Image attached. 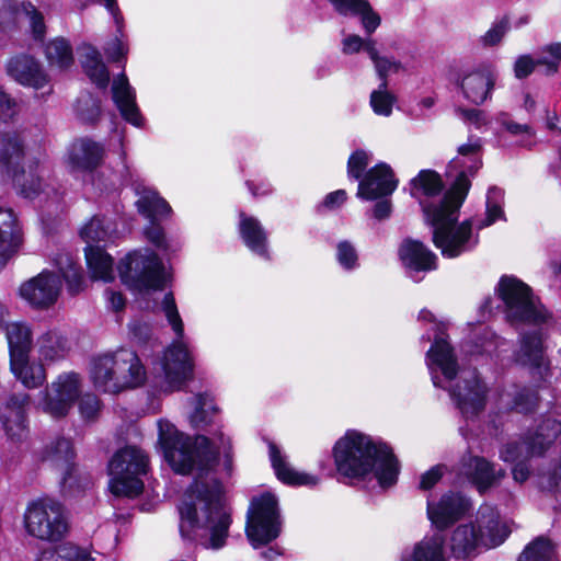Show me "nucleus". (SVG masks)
Returning <instances> with one entry per match:
<instances>
[{
  "label": "nucleus",
  "instance_id": "nucleus-27",
  "mask_svg": "<svg viewBox=\"0 0 561 561\" xmlns=\"http://www.w3.org/2000/svg\"><path fill=\"white\" fill-rule=\"evenodd\" d=\"M76 453L70 439L57 437L50 440L42 451V460L48 462L61 473V483L66 488L75 470Z\"/></svg>",
  "mask_w": 561,
  "mask_h": 561
},
{
  "label": "nucleus",
  "instance_id": "nucleus-56",
  "mask_svg": "<svg viewBox=\"0 0 561 561\" xmlns=\"http://www.w3.org/2000/svg\"><path fill=\"white\" fill-rule=\"evenodd\" d=\"M101 403L93 393H85L79 398V412L87 421H93L99 415Z\"/></svg>",
  "mask_w": 561,
  "mask_h": 561
},
{
  "label": "nucleus",
  "instance_id": "nucleus-54",
  "mask_svg": "<svg viewBox=\"0 0 561 561\" xmlns=\"http://www.w3.org/2000/svg\"><path fill=\"white\" fill-rule=\"evenodd\" d=\"M21 12L28 18L32 33L36 39H42L45 34L44 18L39 11L30 2L21 4Z\"/></svg>",
  "mask_w": 561,
  "mask_h": 561
},
{
  "label": "nucleus",
  "instance_id": "nucleus-62",
  "mask_svg": "<svg viewBox=\"0 0 561 561\" xmlns=\"http://www.w3.org/2000/svg\"><path fill=\"white\" fill-rule=\"evenodd\" d=\"M460 118L480 127L486 123L484 113L478 108H459L457 111Z\"/></svg>",
  "mask_w": 561,
  "mask_h": 561
},
{
  "label": "nucleus",
  "instance_id": "nucleus-35",
  "mask_svg": "<svg viewBox=\"0 0 561 561\" xmlns=\"http://www.w3.org/2000/svg\"><path fill=\"white\" fill-rule=\"evenodd\" d=\"M80 62L90 80L101 89H105L110 82V73L102 61L99 50L89 44L79 47Z\"/></svg>",
  "mask_w": 561,
  "mask_h": 561
},
{
  "label": "nucleus",
  "instance_id": "nucleus-9",
  "mask_svg": "<svg viewBox=\"0 0 561 561\" xmlns=\"http://www.w3.org/2000/svg\"><path fill=\"white\" fill-rule=\"evenodd\" d=\"M148 456L136 446L119 449L108 463L110 489L117 496L135 497L142 492L141 476L147 473Z\"/></svg>",
  "mask_w": 561,
  "mask_h": 561
},
{
  "label": "nucleus",
  "instance_id": "nucleus-33",
  "mask_svg": "<svg viewBox=\"0 0 561 561\" xmlns=\"http://www.w3.org/2000/svg\"><path fill=\"white\" fill-rule=\"evenodd\" d=\"M10 368L15 378L27 389L42 387L47 378L45 365L30 362V355L10 359Z\"/></svg>",
  "mask_w": 561,
  "mask_h": 561
},
{
  "label": "nucleus",
  "instance_id": "nucleus-3",
  "mask_svg": "<svg viewBox=\"0 0 561 561\" xmlns=\"http://www.w3.org/2000/svg\"><path fill=\"white\" fill-rule=\"evenodd\" d=\"M333 457L336 471L343 477L362 479L374 472L381 488L393 485L399 474L398 460L391 449L356 431L346 432L335 443Z\"/></svg>",
  "mask_w": 561,
  "mask_h": 561
},
{
  "label": "nucleus",
  "instance_id": "nucleus-61",
  "mask_svg": "<svg viewBox=\"0 0 561 561\" xmlns=\"http://www.w3.org/2000/svg\"><path fill=\"white\" fill-rule=\"evenodd\" d=\"M127 51L128 47L122 42V39L118 36H116L105 47V54L112 61H118L121 58H124Z\"/></svg>",
  "mask_w": 561,
  "mask_h": 561
},
{
  "label": "nucleus",
  "instance_id": "nucleus-63",
  "mask_svg": "<svg viewBox=\"0 0 561 561\" xmlns=\"http://www.w3.org/2000/svg\"><path fill=\"white\" fill-rule=\"evenodd\" d=\"M359 16L362 18V24L368 34H371L380 24V16L373 11L368 4V9L363 11Z\"/></svg>",
  "mask_w": 561,
  "mask_h": 561
},
{
  "label": "nucleus",
  "instance_id": "nucleus-60",
  "mask_svg": "<svg viewBox=\"0 0 561 561\" xmlns=\"http://www.w3.org/2000/svg\"><path fill=\"white\" fill-rule=\"evenodd\" d=\"M16 102L0 88V119L7 121L16 113Z\"/></svg>",
  "mask_w": 561,
  "mask_h": 561
},
{
  "label": "nucleus",
  "instance_id": "nucleus-53",
  "mask_svg": "<svg viewBox=\"0 0 561 561\" xmlns=\"http://www.w3.org/2000/svg\"><path fill=\"white\" fill-rule=\"evenodd\" d=\"M370 156L364 150H357L351 154L347 162V173L351 179L360 181L368 163Z\"/></svg>",
  "mask_w": 561,
  "mask_h": 561
},
{
  "label": "nucleus",
  "instance_id": "nucleus-5",
  "mask_svg": "<svg viewBox=\"0 0 561 561\" xmlns=\"http://www.w3.org/2000/svg\"><path fill=\"white\" fill-rule=\"evenodd\" d=\"M477 525L462 524L453 533L449 548L457 559H465L483 547L495 548L504 542L510 530L501 523L499 513L491 506H481L477 515Z\"/></svg>",
  "mask_w": 561,
  "mask_h": 561
},
{
  "label": "nucleus",
  "instance_id": "nucleus-12",
  "mask_svg": "<svg viewBox=\"0 0 561 561\" xmlns=\"http://www.w3.org/2000/svg\"><path fill=\"white\" fill-rule=\"evenodd\" d=\"M27 534L44 541H58L68 530L64 506L51 499L32 502L24 513Z\"/></svg>",
  "mask_w": 561,
  "mask_h": 561
},
{
  "label": "nucleus",
  "instance_id": "nucleus-29",
  "mask_svg": "<svg viewBox=\"0 0 561 561\" xmlns=\"http://www.w3.org/2000/svg\"><path fill=\"white\" fill-rule=\"evenodd\" d=\"M468 510V501L458 493H447L437 503L427 502V515L439 529L459 519Z\"/></svg>",
  "mask_w": 561,
  "mask_h": 561
},
{
  "label": "nucleus",
  "instance_id": "nucleus-2",
  "mask_svg": "<svg viewBox=\"0 0 561 561\" xmlns=\"http://www.w3.org/2000/svg\"><path fill=\"white\" fill-rule=\"evenodd\" d=\"M426 364L435 387H440L449 396L461 415L473 419L481 413L486 403L488 387L477 370H461L453 346L442 335H436L426 354Z\"/></svg>",
  "mask_w": 561,
  "mask_h": 561
},
{
  "label": "nucleus",
  "instance_id": "nucleus-38",
  "mask_svg": "<svg viewBox=\"0 0 561 561\" xmlns=\"http://www.w3.org/2000/svg\"><path fill=\"white\" fill-rule=\"evenodd\" d=\"M240 234L247 247L260 256L268 257L266 233L261 222L254 217L240 215Z\"/></svg>",
  "mask_w": 561,
  "mask_h": 561
},
{
  "label": "nucleus",
  "instance_id": "nucleus-14",
  "mask_svg": "<svg viewBox=\"0 0 561 561\" xmlns=\"http://www.w3.org/2000/svg\"><path fill=\"white\" fill-rule=\"evenodd\" d=\"M25 151L24 144L18 133H5L0 136V169L21 186L22 194L27 198H34L42 193V182L39 178L34 179L33 165H28L30 183L22 181L25 175L24 167Z\"/></svg>",
  "mask_w": 561,
  "mask_h": 561
},
{
  "label": "nucleus",
  "instance_id": "nucleus-64",
  "mask_svg": "<svg viewBox=\"0 0 561 561\" xmlns=\"http://www.w3.org/2000/svg\"><path fill=\"white\" fill-rule=\"evenodd\" d=\"M497 121L513 135L518 134H527L533 135L531 129L528 125L518 124L507 119V115L505 113H501L497 117Z\"/></svg>",
  "mask_w": 561,
  "mask_h": 561
},
{
  "label": "nucleus",
  "instance_id": "nucleus-55",
  "mask_svg": "<svg viewBox=\"0 0 561 561\" xmlns=\"http://www.w3.org/2000/svg\"><path fill=\"white\" fill-rule=\"evenodd\" d=\"M537 404V393L529 389H523L516 393L512 409L520 413H528L535 410Z\"/></svg>",
  "mask_w": 561,
  "mask_h": 561
},
{
  "label": "nucleus",
  "instance_id": "nucleus-32",
  "mask_svg": "<svg viewBox=\"0 0 561 561\" xmlns=\"http://www.w3.org/2000/svg\"><path fill=\"white\" fill-rule=\"evenodd\" d=\"M37 359L44 365L62 360L68 352V340L57 331L41 334L35 343Z\"/></svg>",
  "mask_w": 561,
  "mask_h": 561
},
{
  "label": "nucleus",
  "instance_id": "nucleus-48",
  "mask_svg": "<svg viewBox=\"0 0 561 561\" xmlns=\"http://www.w3.org/2000/svg\"><path fill=\"white\" fill-rule=\"evenodd\" d=\"M537 62L545 68L547 76L556 75L561 64V42L550 43L540 47Z\"/></svg>",
  "mask_w": 561,
  "mask_h": 561
},
{
  "label": "nucleus",
  "instance_id": "nucleus-13",
  "mask_svg": "<svg viewBox=\"0 0 561 561\" xmlns=\"http://www.w3.org/2000/svg\"><path fill=\"white\" fill-rule=\"evenodd\" d=\"M482 167V141L479 137H469L466 144L457 149L447 167V176L454 179L449 198L456 199V206L462 205L473 178Z\"/></svg>",
  "mask_w": 561,
  "mask_h": 561
},
{
  "label": "nucleus",
  "instance_id": "nucleus-46",
  "mask_svg": "<svg viewBox=\"0 0 561 561\" xmlns=\"http://www.w3.org/2000/svg\"><path fill=\"white\" fill-rule=\"evenodd\" d=\"M519 561H557L554 547L548 539L538 537L526 546Z\"/></svg>",
  "mask_w": 561,
  "mask_h": 561
},
{
  "label": "nucleus",
  "instance_id": "nucleus-52",
  "mask_svg": "<svg viewBox=\"0 0 561 561\" xmlns=\"http://www.w3.org/2000/svg\"><path fill=\"white\" fill-rule=\"evenodd\" d=\"M336 260L346 271L358 266V254L355 247L347 240L340 241L336 245Z\"/></svg>",
  "mask_w": 561,
  "mask_h": 561
},
{
  "label": "nucleus",
  "instance_id": "nucleus-40",
  "mask_svg": "<svg viewBox=\"0 0 561 561\" xmlns=\"http://www.w3.org/2000/svg\"><path fill=\"white\" fill-rule=\"evenodd\" d=\"M87 264L93 279L111 282L114 279L113 259L100 247L87 245Z\"/></svg>",
  "mask_w": 561,
  "mask_h": 561
},
{
  "label": "nucleus",
  "instance_id": "nucleus-25",
  "mask_svg": "<svg viewBox=\"0 0 561 561\" xmlns=\"http://www.w3.org/2000/svg\"><path fill=\"white\" fill-rule=\"evenodd\" d=\"M399 257L409 276L415 282L416 274L437 268V256L422 242L413 239L404 240L399 248Z\"/></svg>",
  "mask_w": 561,
  "mask_h": 561
},
{
  "label": "nucleus",
  "instance_id": "nucleus-22",
  "mask_svg": "<svg viewBox=\"0 0 561 561\" xmlns=\"http://www.w3.org/2000/svg\"><path fill=\"white\" fill-rule=\"evenodd\" d=\"M23 243V230L14 210L0 202V271L18 253Z\"/></svg>",
  "mask_w": 561,
  "mask_h": 561
},
{
  "label": "nucleus",
  "instance_id": "nucleus-17",
  "mask_svg": "<svg viewBox=\"0 0 561 561\" xmlns=\"http://www.w3.org/2000/svg\"><path fill=\"white\" fill-rule=\"evenodd\" d=\"M444 188L440 175L432 170H422L419 175L411 180V195L419 199L425 218H431L437 211L444 213L449 208L451 187L442 195Z\"/></svg>",
  "mask_w": 561,
  "mask_h": 561
},
{
  "label": "nucleus",
  "instance_id": "nucleus-21",
  "mask_svg": "<svg viewBox=\"0 0 561 561\" xmlns=\"http://www.w3.org/2000/svg\"><path fill=\"white\" fill-rule=\"evenodd\" d=\"M20 296L36 308H47L57 301L60 293V280L51 272L43 271L37 276L23 283Z\"/></svg>",
  "mask_w": 561,
  "mask_h": 561
},
{
  "label": "nucleus",
  "instance_id": "nucleus-26",
  "mask_svg": "<svg viewBox=\"0 0 561 561\" xmlns=\"http://www.w3.org/2000/svg\"><path fill=\"white\" fill-rule=\"evenodd\" d=\"M31 403V397L25 392L13 393L7 400L1 420L7 435L11 439L21 440L26 437V410Z\"/></svg>",
  "mask_w": 561,
  "mask_h": 561
},
{
  "label": "nucleus",
  "instance_id": "nucleus-39",
  "mask_svg": "<svg viewBox=\"0 0 561 561\" xmlns=\"http://www.w3.org/2000/svg\"><path fill=\"white\" fill-rule=\"evenodd\" d=\"M116 233L117 225L105 216H93L80 230V236L88 245L113 240Z\"/></svg>",
  "mask_w": 561,
  "mask_h": 561
},
{
  "label": "nucleus",
  "instance_id": "nucleus-8",
  "mask_svg": "<svg viewBox=\"0 0 561 561\" xmlns=\"http://www.w3.org/2000/svg\"><path fill=\"white\" fill-rule=\"evenodd\" d=\"M497 294L504 304L506 319L511 323L537 325L545 323L550 317L531 288L514 276L501 277Z\"/></svg>",
  "mask_w": 561,
  "mask_h": 561
},
{
  "label": "nucleus",
  "instance_id": "nucleus-44",
  "mask_svg": "<svg viewBox=\"0 0 561 561\" xmlns=\"http://www.w3.org/2000/svg\"><path fill=\"white\" fill-rule=\"evenodd\" d=\"M194 411L190 422L195 428H204L211 424V415L218 412L214 398L209 393H198L193 398Z\"/></svg>",
  "mask_w": 561,
  "mask_h": 561
},
{
  "label": "nucleus",
  "instance_id": "nucleus-31",
  "mask_svg": "<svg viewBox=\"0 0 561 561\" xmlns=\"http://www.w3.org/2000/svg\"><path fill=\"white\" fill-rule=\"evenodd\" d=\"M270 459L276 477L288 485L314 486L319 483L318 477L295 470L274 444H270Z\"/></svg>",
  "mask_w": 561,
  "mask_h": 561
},
{
  "label": "nucleus",
  "instance_id": "nucleus-15",
  "mask_svg": "<svg viewBox=\"0 0 561 561\" xmlns=\"http://www.w3.org/2000/svg\"><path fill=\"white\" fill-rule=\"evenodd\" d=\"M81 377L75 371L59 374L41 393L38 409L54 419L68 415L81 394Z\"/></svg>",
  "mask_w": 561,
  "mask_h": 561
},
{
  "label": "nucleus",
  "instance_id": "nucleus-20",
  "mask_svg": "<svg viewBox=\"0 0 561 561\" xmlns=\"http://www.w3.org/2000/svg\"><path fill=\"white\" fill-rule=\"evenodd\" d=\"M7 73L24 87H30L34 90L47 88L46 93L51 92L49 76L41 62L30 55L21 54L10 58L7 62Z\"/></svg>",
  "mask_w": 561,
  "mask_h": 561
},
{
  "label": "nucleus",
  "instance_id": "nucleus-58",
  "mask_svg": "<svg viewBox=\"0 0 561 561\" xmlns=\"http://www.w3.org/2000/svg\"><path fill=\"white\" fill-rule=\"evenodd\" d=\"M537 66H539L537 59H534L531 55H520L514 62V75L517 79H525L534 72Z\"/></svg>",
  "mask_w": 561,
  "mask_h": 561
},
{
  "label": "nucleus",
  "instance_id": "nucleus-6",
  "mask_svg": "<svg viewBox=\"0 0 561 561\" xmlns=\"http://www.w3.org/2000/svg\"><path fill=\"white\" fill-rule=\"evenodd\" d=\"M162 310L176 335V341L169 346L161 359L163 370L162 390L164 392L179 391L193 376V359L183 343L184 325L175 305L172 293H167L162 300Z\"/></svg>",
  "mask_w": 561,
  "mask_h": 561
},
{
  "label": "nucleus",
  "instance_id": "nucleus-37",
  "mask_svg": "<svg viewBox=\"0 0 561 561\" xmlns=\"http://www.w3.org/2000/svg\"><path fill=\"white\" fill-rule=\"evenodd\" d=\"M401 561H447L444 538L439 534L425 537L402 554Z\"/></svg>",
  "mask_w": 561,
  "mask_h": 561
},
{
  "label": "nucleus",
  "instance_id": "nucleus-11",
  "mask_svg": "<svg viewBox=\"0 0 561 561\" xmlns=\"http://www.w3.org/2000/svg\"><path fill=\"white\" fill-rule=\"evenodd\" d=\"M282 525L278 501L274 494L264 493L251 501L245 534L254 548L276 539L282 531Z\"/></svg>",
  "mask_w": 561,
  "mask_h": 561
},
{
  "label": "nucleus",
  "instance_id": "nucleus-23",
  "mask_svg": "<svg viewBox=\"0 0 561 561\" xmlns=\"http://www.w3.org/2000/svg\"><path fill=\"white\" fill-rule=\"evenodd\" d=\"M459 473L465 474L480 493L497 485L506 474L504 469H496L485 458L478 456L463 457Z\"/></svg>",
  "mask_w": 561,
  "mask_h": 561
},
{
  "label": "nucleus",
  "instance_id": "nucleus-19",
  "mask_svg": "<svg viewBox=\"0 0 561 561\" xmlns=\"http://www.w3.org/2000/svg\"><path fill=\"white\" fill-rule=\"evenodd\" d=\"M136 205L138 211L150 220V225L145 229L146 238L157 248H164V233L156 221L171 214L170 205L152 190H145Z\"/></svg>",
  "mask_w": 561,
  "mask_h": 561
},
{
  "label": "nucleus",
  "instance_id": "nucleus-18",
  "mask_svg": "<svg viewBox=\"0 0 561 561\" xmlns=\"http://www.w3.org/2000/svg\"><path fill=\"white\" fill-rule=\"evenodd\" d=\"M497 73L490 65H479L461 72L458 85L463 98L476 105H481L492 96Z\"/></svg>",
  "mask_w": 561,
  "mask_h": 561
},
{
  "label": "nucleus",
  "instance_id": "nucleus-7",
  "mask_svg": "<svg viewBox=\"0 0 561 561\" xmlns=\"http://www.w3.org/2000/svg\"><path fill=\"white\" fill-rule=\"evenodd\" d=\"M456 199L450 202L449 208L444 213H431L426 221L433 228V243L440 250L444 257L455 259L463 253L472 251L479 243L478 233L472 232L470 220L457 222L458 210L461 205L456 206Z\"/></svg>",
  "mask_w": 561,
  "mask_h": 561
},
{
  "label": "nucleus",
  "instance_id": "nucleus-45",
  "mask_svg": "<svg viewBox=\"0 0 561 561\" xmlns=\"http://www.w3.org/2000/svg\"><path fill=\"white\" fill-rule=\"evenodd\" d=\"M396 103L397 96L388 90V81L380 82L370 93L369 104L376 115L389 117Z\"/></svg>",
  "mask_w": 561,
  "mask_h": 561
},
{
  "label": "nucleus",
  "instance_id": "nucleus-43",
  "mask_svg": "<svg viewBox=\"0 0 561 561\" xmlns=\"http://www.w3.org/2000/svg\"><path fill=\"white\" fill-rule=\"evenodd\" d=\"M36 561H94L91 552L69 542L41 552Z\"/></svg>",
  "mask_w": 561,
  "mask_h": 561
},
{
  "label": "nucleus",
  "instance_id": "nucleus-41",
  "mask_svg": "<svg viewBox=\"0 0 561 561\" xmlns=\"http://www.w3.org/2000/svg\"><path fill=\"white\" fill-rule=\"evenodd\" d=\"M55 265L67 283L68 290L75 295L83 289L84 278L80 266L69 253H59L55 257Z\"/></svg>",
  "mask_w": 561,
  "mask_h": 561
},
{
  "label": "nucleus",
  "instance_id": "nucleus-51",
  "mask_svg": "<svg viewBox=\"0 0 561 561\" xmlns=\"http://www.w3.org/2000/svg\"><path fill=\"white\" fill-rule=\"evenodd\" d=\"M76 112L81 121L93 123L101 112L100 102L90 94L83 95L77 101Z\"/></svg>",
  "mask_w": 561,
  "mask_h": 561
},
{
  "label": "nucleus",
  "instance_id": "nucleus-59",
  "mask_svg": "<svg viewBox=\"0 0 561 561\" xmlns=\"http://www.w3.org/2000/svg\"><path fill=\"white\" fill-rule=\"evenodd\" d=\"M444 466H435L431 468L428 471L422 474L420 480V489L430 490L432 489L443 477L444 474Z\"/></svg>",
  "mask_w": 561,
  "mask_h": 561
},
{
  "label": "nucleus",
  "instance_id": "nucleus-16",
  "mask_svg": "<svg viewBox=\"0 0 561 561\" xmlns=\"http://www.w3.org/2000/svg\"><path fill=\"white\" fill-rule=\"evenodd\" d=\"M560 434L561 423L547 419L533 436L505 444L500 450V458L505 462H518L529 457L541 456Z\"/></svg>",
  "mask_w": 561,
  "mask_h": 561
},
{
  "label": "nucleus",
  "instance_id": "nucleus-49",
  "mask_svg": "<svg viewBox=\"0 0 561 561\" xmlns=\"http://www.w3.org/2000/svg\"><path fill=\"white\" fill-rule=\"evenodd\" d=\"M502 202H503V191L501 188L492 187L488 191L486 216H485V220L479 226V228L491 226L497 219L504 218Z\"/></svg>",
  "mask_w": 561,
  "mask_h": 561
},
{
  "label": "nucleus",
  "instance_id": "nucleus-42",
  "mask_svg": "<svg viewBox=\"0 0 561 561\" xmlns=\"http://www.w3.org/2000/svg\"><path fill=\"white\" fill-rule=\"evenodd\" d=\"M44 53L51 67L68 69L73 64L72 47L64 37H56L48 42L45 46Z\"/></svg>",
  "mask_w": 561,
  "mask_h": 561
},
{
  "label": "nucleus",
  "instance_id": "nucleus-24",
  "mask_svg": "<svg viewBox=\"0 0 561 561\" xmlns=\"http://www.w3.org/2000/svg\"><path fill=\"white\" fill-rule=\"evenodd\" d=\"M398 181L391 168L386 163L376 164L358 183L357 197L366 201L377 199L392 194Z\"/></svg>",
  "mask_w": 561,
  "mask_h": 561
},
{
  "label": "nucleus",
  "instance_id": "nucleus-47",
  "mask_svg": "<svg viewBox=\"0 0 561 561\" xmlns=\"http://www.w3.org/2000/svg\"><path fill=\"white\" fill-rule=\"evenodd\" d=\"M511 22L507 15L496 19L490 28L478 38V43L483 48H490L500 45L508 31Z\"/></svg>",
  "mask_w": 561,
  "mask_h": 561
},
{
  "label": "nucleus",
  "instance_id": "nucleus-4",
  "mask_svg": "<svg viewBox=\"0 0 561 561\" xmlns=\"http://www.w3.org/2000/svg\"><path fill=\"white\" fill-rule=\"evenodd\" d=\"M89 375L96 390L111 394L137 388L146 380V370L137 354L124 348L95 356Z\"/></svg>",
  "mask_w": 561,
  "mask_h": 561
},
{
  "label": "nucleus",
  "instance_id": "nucleus-28",
  "mask_svg": "<svg viewBox=\"0 0 561 561\" xmlns=\"http://www.w3.org/2000/svg\"><path fill=\"white\" fill-rule=\"evenodd\" d=\"M104 156L105 148L101 142L90 138H80L70 146L68 165L72 171H93L102 163Z\"/></svg>",
  "mask_w": 561,
  "mask_h": 561
},
{
  "label": "nucleus",
  "instance_id": "nucleus-1",
  "mask_svg": "<svg viewBox=\"0 0 561 561\" xmlns=\"http://www.w3.org/2000/svg\"><path fill=\"white\" fill-rule=\"evenodd\" d=\"M159 444L172 469L182 474L196 472L179 506L180 533L184 539L218 550L226 543L231 524L221 483L208 473L218 462L220 450L226 451L230 440L221 431L213 439L197 435L194 440L179 432L167 420L158 422Z\"/></svg>",
  "mask_w": 561,
  "mask_h": 561
},
{
  "label": "nucleus",
  "instance_id": "nucleus-50",
  "mask_svg": "<svg viewBox=\"0 0 561 561\" xmlns=\"http://www.w3.org/2000/svg\"><path fill=\"white\" fill-rule=\"evenodd\" d=\"M365 50L375 65V69L378 73V77L380 78V82L387 81V76L389 73L398 72L400 69L399 62L385 57H380L378 55L375 43L373 41L366 42Z\"/></svg>",
  "mask_w": 561,
  "mask_h": 561
},
{
  "label": "nucleus",
  "instance_id": "nucleus-30",
  "mask_svg": "<svg viewBox=\"0 0 561 561\" xmlns=\"http://www.w3.org/2000/svg\"><path fill=\"white\" fill-rule=\"evenodd\" d=\"M112 93L113 101L123 118L136 127H141L144 125V117L136 103V91L129 84L128 78L124 72L114 79Z\"/></svg>",
  "mask_w": 561,
  "mask_h": 561
},
{
  "label": "nucleus",
  "instance_id": "nucleus-34",
  "mask_svg": "<svg viewBox=\"0 0 561 561\" xmlns=\"http://www.w3.org/2000/svg\"><path fill=\"white\" fill-rule=\"evenodd\" d=\"M10 359L30 355L33 346V330L24 321L10 322L5 327Z\"/></svg>",
  "mask_w": 561,
  "mask_h": 561
},
{
  "label": "nucleus",
  "instance_id": "nucleus-10",
  "mask_svg": "<svg viewBox=\"0 0 561 561\" xmlns=\"http://www.w3.org/2000/svg\"><path fill=\"white\" fill-rule=\"evenodd\" d=\"M122 282L138 291L160 290L167 283V275L159 256L151 250L135 251L118 264Z\"/></svg>",
  "mask_w": 561,
  "mask_h": 561
},
{
  "label": "nucleus",
  "instance_id": "nucleus-36",
  "mask_svg": "<svg viewBox=\"0 0 561 561\" xmlns=\"http://www.w3.org/2000/svg\"><path fill=\"white\" fill-rule=\"evenodd\" d=\"M516 360L524 366L537 369L540 376L542 370H547L542 337L539 333L525 334L522 337Z\"/></svg>",
  "mask_w": 561,
  "mask_h": 561
},
{
  "label": "nucleus",
  "instance_id": "nucleus-57",
  "mask_svg": "<svg viewBox=\"0 0 561 561\" xmlns=\"http://www.w3.org/2000/svg\"><path fill=\"white\" fill-rule=\"evenodd\" d=\"M342 15H359L368 9L366 0H329Z\"/></svg>",
  "mask_w": 561,
  "mask_h": 561
}]
</instances>
